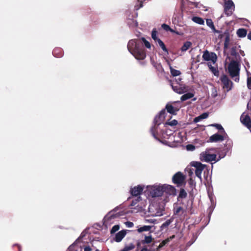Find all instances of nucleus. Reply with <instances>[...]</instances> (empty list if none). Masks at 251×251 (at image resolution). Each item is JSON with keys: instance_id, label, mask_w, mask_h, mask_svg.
<instances>
[{"instance_id": "33", "label": "nucleus", "mask_w": 251, "mask_h": 251, "mask_svg": "<svg viewBox=\"0 0 251 251\" xmlns=\"http://www.w3.org/2000/svg\"><path fill=\"white\" fill-rule=\"evenodd\" d=\"M153 240V239L151 235L145 236V239L141 241V243L142 244H150L152 242Z\"/></svg>"}, {"instance_id": "47", "label": "nucleus", "mask_w": 251, "mask_h": 251, "mask_svg": "<svg viewBox=\"0 0 251 251\" xmlns=\"http://www.w3.org/2000/svg\"><path fill=\"white\" fill-rule=\"evenodd\" d=\"M177 123L178 122L176 120H173L170 122H167L166 124L171 126H176L177 124Z\"/></svg>"}, {"instance_id": "45", "label": "nucleus", "mask_w": 251, "mask_h": 251, "mask_svg": "<svg viewBox=\"0 0 251 251\" xmlns=\"http://www.w3.org/2000/svg\"><path fill=\"white\" fill-rule=\"evenodd\" d=\"M171 133L170 134H168V130H166L165 131H163L162 132V137L164 138H169L168 136L171 135L173 134L172 131L170 130Z\"/></svg>"}, {"instance_id": "12", "label": "nucleus", "mask_w": 251, "mask_h": 251, "mask_svg": "<svg viewBox=\"0 0 251 251\" xmlns=\"http://www.w3.org/2000/svg\"><path fill=\"white\" fill-rule=\"evenodd\" d=\"M132 54L138 60H143L146 57V53L144 49L143 48H140V47L136 49L135 51H133Z\"/></svg>"}, {"instance_id": "59", "label": "nucleus", "mask_w": 251, "mask_h": 251, "mask_svg": "<svg viewBox=\"0 0 251 251\" xmlns=\"http://www.w3.org/2000/svg\"><path fill=\"white\" fill-rule=\"evenodd\" d=\"M212 96L213 97H216L217 96V91L215 90V92L212 93Z\"/></svg>"}, {"instance_id": "60", "label": "nucleus", "mask_w": 251, "mask_h": 251, "mask_svg": "<svg viewBox=\"0 0 251 251\" xmlns=\"http://www.w3.org/2000/svg\"><path fill=\"white\" fill-rule=\"evenodd\" d=\"M140 251H150L147 248L144 247L142 248V249Z\"/></svg>"}, {"instance_id": "11", "label": "nucleus", "mask_w": 251, "mask_h": 251, "mask_svg": "<svg viewBox=\"0 0 251 251\" xmlns=\"http://www.w3.org/2000/svg\"><path fill=\"white\" fill-rule=\"evenodd\" d=\"M220 80L223 84V88H226L227 91H229L232 88V82L228 78L226 75L221 76Z\"/></svg>"}, {"instance_id": "24", "label": "nucleus", "mask_w": 251, "mask_h": 251, "mask_svg": "<svg viewBox=\"0 0 251 251\" xmlns=\"http://www.w3.org/2000/svg\"><path fill=\"white\" fill-rule=\"evenodd\" d=\"M165 108L168 113L173 115H176V112L178 110V109L175 108L173 105L169 104L166 105Z\"/></svg>"}, {"instance_id": "10", "label": "nucleus", "mask_w": 251, "mask_h": 251, "mask_svg": "<svg viewBox=\"0 0 251 251\" xmlns=\"http://www.w3.org/2000/svg\"><path fill=\"white\" fill-rule=\"evenodd\" d=\"M240 121L248 129H251V119L248 114L245 112L242 113L240 117Z\"/></svg>"}, {"instance_id": "63", "label": "nucleus", "mask_w": 251, "mask_h": 251, "mask_svg": "<svg viewBox=\"0 0 251 251\" xmlns=\"http://www.w3.org/2000/svg\"><path fill=\"white\" fill-rule=\"evenodd\" d=\"M213 150H214V149H213V148L207 149V151H213Z\"/></svg>"}, {"instance_id": "50", "label": "nucleus", "mask_w": 251, "mask_h": 251, "mask_svg": "<svg viewBox=\"0 0 251 251\" xmlns=\"http://www.w3.org/2000/svg\"><path fill=\"white\" fill-rule=\"evenodd\" d=\"M188 184L189 185H190V186L193 189V188L195 186V184L194 183V180H193L192 178H190L189 180H188Z\"/></svg>"}, {"instance_id": "55", "label": "nucleus", "mask_w": 251, "mask_h": 251, "mask_svg": "<svg viewBox=\"0 0 251 251\" xmlns=\"http://www.w3.org/2000/svg\"><path fill=\"white\" fill-rule=\"evenodd\" d=\"M120 216V214L118 213H117L116 214H112L110 216V219H114L115 218H117Z\"/></svg>"}, {"instance_id": "20", "label": "nucleus", "mask_w": 251, "mask_h": 251, "mask_svg": "<svg viewBox=\"0 0 251 251\" xmlns=\"http://www.w3.org/2000/svg\"><path fill=\"white\" fill-rule=\"evenodd\" d=\"M151 62L152 65L155 68L157 71L162 72L164 69L161 63L155 62L152 58L151 59Z\"/></svg>"}, {"instance_id": "21", "label": "nucleus", "mask_w": 251, "mask_h": 251, "mask_svg": "<svg viewBox=\"0 0 251 251\" xmlns=\"http://www.w3.org/2000/svg\"><path fill=\"white\" fill-rule=\"evenodd\" d=\"M186 212V210H185L181 206H176L174 207V214L175 215H179L181 216L184 214Z\"/></svg>"}, {"instance_id": "40", "label": "nucleus", "mask_w": 251, "mask_h": 251, "mask_svg": "<svg viewBox=\"0 0 251 251\" xmlns=\"http://www.w3.org/2000/svg\"><path fill=\"white\" fill-rule=\"evenodd\" d=\"M135 248V246L133 244H130L128 246H126L125 248L121 251H130L133 250Z\"/></svg>"}, {"instance_id": "26", "label": "nucleus", "mask_w": 251, "mask_h": 251, "mask_svg": "<svg viewBox=\"0 0 251 251\" xmlns=\"http://www.w3.org/2000/svg\"><path fill=\"white\" fill-rule=\"evenodd\" d=\"M52 54L55 57L59 58L63 56V52L61 49L56 48L53 50Z\"/></svg>"}, {"instance_id": "19", "label": "nucleus", "mask_w": 251, "mask_h": 251, "mask_svg": "<svg viewBox=\"0 0 251 251\" xmlns=\"http://www.w3.org/2000/svg\"><path fill=\"white\" fill-rule=\"evenodd\" d=\"M126 233V230H122L118 232L115 235L114 240L117 242H121L125 237Z\"/></svg>"}, {"instance_id": "56", "label": "nucleus", "mask_w": 251, "mask_h": 251, "mask_svg": "<svg viewBox=\"0 0 251 251\" xmlns=\"http://www.w3.org/2000/svg\"><path fill=\"white\" fill-rule=\"evenodd\" d=\"M201 120V118H200V116H199L198 117H196L194 119V122H195V123H197V122H199Z\"/></svg>"}, {"instance_id": "38", "label": "nucleus", "mask_w": 251, "mask_h": 251, "mask_svg": "<svg viewBox=\"0 0 251 251\" xmlns=\"http://www.w3.org/2000/svg\"><path fill=\"white\" fill-rule=\"evenodd\" d=\"M151 228V226H144L137 229L138 232L141 233L143 231H150Z\"/></svg>"}, {"instance_id": "64", "label": "nucleus", "mask_w": 251, "mask_h": 251, "mask_svg": "<svg viewBox=\"0 0 251 251\" xmlns=\"http://www.w3.org/2000/svg\"><path fill=\"white\" fill-rule=\"evenodd\" d=\"M71 247L70 246V247L68 249L67 251H70V250H71Z\"/></svg>"}, {"instance_id": "34", "label": "nucleus", "mask_w": 251, "mask_h": 251, "mask_svg": "<svg viewBox=\"0 0 251 251\" xmlns=\"http://www.w3.org/2000/svg\"><path fill=\"white\" fill-rule=\"evenodd\" d=\"M192 46V43L190 41L185 42L181 48L182 51H186Z\"/></svg>"}, {"instance_id": "62", "label": "nucleus", "mask_w": 251, "mask_h": 251, "mask_svg": "<svg viewBox=\"0 0 251 251\" xmlns=\"http://www.w3.org/2000/svg\"><path fill=\"white\" fill-rule=\"evenodd\" d=\"M141 244H142L141 242H140L139 241H138L137 243V244H136L137 247H139L141 246Z\"/></svg>"}, {"instance_id": "49", "label": "nucleus", "mask_w": 251, "mask_h": 251, "mask_svg": "<svg viewBox=\"0 0 251 251\" xmlns=\"http://www.w3.org/2000/svg\"><path fill=\"white\" fill-rule=\"evenodd\" d=\"M186 149L188 151H194L195 149V147L191 144H188L186 146Z\"/></svg>"}, {"instance_id": "28", "label": "nucleus", "mask_w": 251, "mask_h": 251, "mask_svg": "<svg viewBox=\"0 0 251 251\" xmlns=\"http://www.w3.org/2000/svg\"><path fill=\"white\" fill-rule=\"evenodd\" d=\"M207 66L209 67L210 71L214 75H215V76L219 75V72L216 67H214L212 66L211 64L209 62L207 63Z\"/></svg>"}, {"instance_id": "18", "label": "nucleus", "mask_w": 251, "mask_h": 251, "mask_svg": "<svg viewBox=\"0 0 251 251\" xmlns=\"http://www.w3.org/2000/svg\"><path fill=\"white\" fill-rule=\"evenodd\" d=\"M230 34L229 31L228 29H226L225 31V41H224V50H226L229 45L230 42Z\"/></svg>"}, {"instance_id": "54", "label": "nucleus", "mask_w": 251, "mask_h": 251, "mask_svg": "<svg viewBox=\"0 0 251 251\" xmlns=\"http://www.w3.org/2000/svg\"><path fill=\"white\" fill-rule=\"evenodd\" d=\"M125 225L127 227H132L134 226V224L132 222L129 221L126 222Z\"/></svg>"}, {"instance_id": "16", "label": "nucleus", "mask_w": 251, "mask_h": 251, "mask_svg": "<svg viewBox=\"0 0 251 251\" xmlns=\"http://www.w3.org/2000/svg\"><path fill=\"white\" fill-rule=\"evenodd\" d=\"M165 114L166 111L165 109L162 110L160 112L159 115L156 116L154 119V122L155 125H156L158 126L161 124V122L163 121L165 118Z\"/></svg>"}, {"instance_id": "17", "label": "nucleus", "mask_w": 251, "mask_h": 251, "mask_svg": "<svg viewBox=\"0 0 251 251\" xmlns=\"http://www.w3.org/2000/svg\"><path fill=\"white\" fill-rule=\"evenodd\" d=\"M172 88L175 92L180 94L185 93L187 90L185 86H182L179 84L176 85H172Z\"/></svg>"}, {"instance_id": "4", "label": "nucleus", "mask_w": 251, "mask_h": 251, "mask_svg": "<svg viewBox=\"0 0 251 251\" xmlns=\"http://www.w3.org/2000/svg\"><path fill=\"white\" fill-rule=\"evenodd\" d=\"M224 12L227 16H231L235 9V5L232 0H224Z\"/></svg>"}, {"instance_id": "9", "label": "nucleus", "mask_w": 251, "mask_h": 251, "mask_svg": "<svg viewBox=\"0 0 251 251\" xmlns=\"http://www.w3.org/2000/svg\"><path fill=\"white\" fill-rule=\"evenodd\" d=\"M192 166L196 168L195 174L200 179H201V174L202 171L205 167V165L201 164L199 162H193L191 163Z\"/></svg>"}, {"instance_id": "22", "label": "nucleus", "mask_w": 251, "mask_h": 251, "mask_svg": "<svg viewBox=\"0 0 251 251\" xmlns=\"http://www.w3.org/2000/svg\"><path fill=\"white\" fill-rule=\"evenodd\" d=\"M175 238V235H173L172 236H170V237L167 238V239L163 240L160 243L159 245L158 246V247L157 248V250H159V249L162 248L163 247L165 246L166 244H168V243L170 242L171 240H172V239H173Z\"/></svg>"}, {"instance_id": "5", "label": "nucleus", "mask_w": 251, "mask_h": 251, "mask_svg": "<svg viewBox=\"0 0 251 251\" xmlns=\"http://www.w3.org/2000/svg\"><path fill=\"white\" fill-rule=\"evenodd\" d=\"M185 179V176L180 172H178L176 173L172 177L173 182L179 187L182 185Z\"/></svg>"}, {"instance_id": "29", "label": "nucleus", "mask_w": 251, "mask_h": 251, "mask_svg": "<svg viewBox=\"0 0 251 251\" xmlns=\"http://www.w3.org/2000/svg\"><path fill=\"white\" fill-rule=\"evenodd\" d=\"M247 33V31L244 28H239L237 31V34L239 37H245Z\"/></svg>"}, {"instance_id": "43", "label": "nucleus", "mask_w": 251, "mask_h": 251, "mask_svg": "<svg viewBox=\"0 0 251 251\" xmlns=\"http://www.w3.org/2000/svg\"><path fill=\"white\" fill-rule=\"evenodd\" d=\"M141 200V197L140 196L138 197L136 199L132 201L130 205L132 206H135L136 204Z\"/></svg>"}, {"instance_id": "15", "label": "nucleus", "mask_w": 251, "mask_h": 251, "mask_svg": "<svg viewBox=\"0 0 251 251\" xmlns=\"http://www.w3.org/2000/svg\"><path fill=\"white\" fill-rule=\"evenodd\" d=\"M144 187L141 185H138L131 188L130 192L132 196L139 197L142 193Z\"/></svg>"}, {"instance_id": "36", "label": "nucleus", "mask_w": 251, "mask_h": 251, "mask_svg": "<svg viewBox=\"0 0 251 251\" xmlns=\"http://www.w3.org/2000/svg\"><path fill=\"white\" fill-rule=\"evenodd\" d=\"M157 42L158 43L159 46L162 49V50L166 52L167 54H168V50L167 49V48L166 47V46L164 44V43H163V42L162 40H161L160 39H158Z\"/></svg>"}, {"instance_id": "2", "label": "nucleus", "mask_w": 251, "mask_h": 251, "mask_svg": "<svg viewBox=\"0 0 251 251\" xmlns=\"http://www.w3.org/2000/svg\"><path fill=\"white\" fill-rule=\"evenodd\" d=\"M226 143L224 145V148L220 153H219L220 159L224 158L226 153L230 151L233 147V142L228 137L226 138Z\"/></svg>"}, {"instance_id": "48", "label": "nucleus", "mask_w": 251, "mask_h": 251, "mask_svg": "<svg viewBox=\"0 0 251 251\" xmlns=\"http://www.w3.org/2000/svg\"><path fill=\"white\" fill-rule=\"evenodd\" d=\"M172 222V220L170 219L167 220L162 224V226L167 227L171 224Z\"/></svg>"}, {"instance_id": "35", "label": "nucleus", "mask_w": 251, "mask_h": 251, "mask_svg": "<svg viewBox=\"0 0 251 251\" xmlns=\"http://www.w3.org/2000/svg\"><path fill=\"white\" fill-rule=\"evenodd\" d=\"M170 66V69L171 71V75L174 76H176L179 75L181 74V73L179 71L173 69L172 67L171 66L170 64H169Z\"/></svg>"}, {"instance_id": "58", "label": "nucleus", "mask_w": 251, "mask_h": 251, "mask_svg": "<svg viewBox=\"0 0 251 251\" xmlns=\"http://www.w3.org/2000/svg\"><path fill=\"white\" fill-rule=\"evenodd\" d=\"M15 246L17 247L18 251H22V248H21L20 245H15Z\"/></svg>"}, {"instance_id": "25", "label": "nucleus", "mask_w": 251, "mask_h": 251, "mask_svg": "<svg viewBox=\"0 0 251 251\" xmlns=\"http://www.w3.org/2000/svg\"><path fill=\"white\" fill-rule=\"evenodd\" d=\"M128 25L131 27H136L138 26V22L136 19L133 18H128L127 20Z\"/></svg>"}, {"instance_id": "13", "label": "nucleus", "mask_w": 251, "mask_h": 251, "mask_svg": "<svg viewBox=\"0 0 251 251\" xmlns=\"http://www.w3.org/2000/svg\"><path fill=\"white\" fill-rule=\"evenodd\" d=\"M201 155V160H204L206 162L215 161L217 156L215 154H210L207 151L202 152Z\"/></svg>"}, {"instance_id": "42", "label": "nucleus", "mask_w": 251, "mask_h": 251, "mask_svg": "<svg viewBox=\"0 0 251 251\" xmlns=\"http://www.w3.org/2000/svg\"><path fill=\"white\" fill-rule=\"evenodd\" d=\"M119 229H120L119 225H115L112 227V229H111L110 233L111 234H113V233H115L116 231H117Z\"/></svg>"}, {"instance_id": "32", "label": "nucleus", "mask_w": 251, "mask_h": 251, "mask_svg": "<svg viewBox=\"0 0 251 251\" xmlns=\"http://www.w3.org/2000/svg\"><path fill=\"white\" fill-rule=\"evenodd\" d=\"M187 193L183 188H181L179 191V195L177 198L178 201L179 199H185L187 197Z\"/></svg>"}, {"instance_id": "7", "label": "nucleus", "mask_w": 251, "mask_h": 251, "mask_svg": "<svg viewBox=\"0 0 251 251\" xmlns=\"http://www.w3.org/2000/svg\"><path fill=\"white\" fill-rule=\"evenodd\" d=\"M143 43L139 40H131L127 44V49L128 51L132 54L136 49H138L141 44Z\"/></svg>"}, {"instance_id": "1", "label": "nucleus", "mask_w": 251, "mask_h": 251, "mask_svg": "<svg viewBox=\"0 0 251 251\" xmlns=\"http://www.w3.org/2000/svg\"><path fill=\"white\" fill-rule=\"evenodd\" d=\"M228 71L230 76L233 78L239 76L240 74V65L239 63L235 60H232L228 66ZM238 81L239 78H236L235 81Z\"/></svg>"}, {"instance_id": "61", "label": "nucleus", "mask_w": 251, "mask_h": 251, "mask_svg": "<svg viewBox=\"0 0 251 251\" xmlns=\"http://www.w3.org/2000/svg\"><path fill=\"white\" fill-rule=\"evenodd\" d=\"M248 38L251 40V32H250L248 34Z\"/></svg>"}, {"instance_id": "41", "label": "nucleus", "mask_w": 251, "mask_h": 251, "mask_svg": "<svg viewBox=\"0 0 251 251\" xmlns=\"http://www.w3.org/2000/svg\"><path fill=\"white\" fill-rule=\"evenodd\" d=\"M151 37L155 42H157V40L159 39L157 37V31L155 29H153L151 32Z\"/></svg>"}, {"instance_id": "31", "label": "nucleus", "mask_w": 251, "mask_h": 251, "mask_svg": "<svg viewBox=\"0 0 251 251\" xmlns=\"http://www.w3.org/2000/svg\"><path fill=\"white\" fill-rule=\"evenodd\" d=\"M194 96V94H193L192 93H187L182 95L180 98V100L181 101H183L189 99L193 98Z\"/></svg>"}, {"instance_id": "3", "label": "nucleus", "mask_w": 251, "mask_h": 251, "mask_svg": "<svg viewBox=\"0 0 251 251\" xmlns=\"http://www.w3.org/2000/svg\"><path fill=\"white\" fill-rule=\"evenodd\" d=\"M163 193V185H154L150 189V195L153 198L160 197Z\"/></svg>"}, {"instance_id": "39", "label": "nucleus", "mask_w": 251, "mask_h": 251, "mask_svg": "<svg viewBox=\"0 0 251 251\" xmlns=\"http://www.w3.org/2000/svg\"><path fill=\"white\" fill-rule=\"evenodd\" d=\"M157 126H156L155 125L154 126H153L151 128V132L152 134V135L155 138L157 139Z\"/></svg>"}, {"instance_id": "51", "label": "nucleus", "mask_w": 251, "mask_h": 251, "mask_svg": "<svg viewBox=\"0 0 251 251\" xmlns=\"http://www.w3.org/2000/svg\"><path fill=\"white\" fill-rule=\"evenodd\" d=\"M247 84L248 89L251 90V76L248 77Z\"/></svg>"}, {"instance_id": "6", "label": "nucleus", "mask_w": 251, "mask_h": 251, "mask_svg": "<svg viewBox=\"0 0 251 251\" xmlns=\"http://www.w3.org/2000/svg\"><path fill=\"white\" fill-rule=\"evenodd\" d=\"M227 137L228 135L226 133L225 134L223 133H217L211 135L209 137L208 142L211 143L222 142L225 139H226V138Z\"/></svg>"}, {"instance_id": "8", "label": "nucleus", "mask_w": 251, "mask_h": 251, "mask_svg": "<svg viewBox=\"0 0 251 251\" xmlns=\"http://www.w3.org/2000/svg\"><path fill=\"white\" fill-rule=\"evenodd\" d=\"M202 58L205 61H211L213 64H215L217 60V56L216 54L213 52L210 53L207 50L203 52Z\"/></svg>"}, {"instance_id": "27", "label": "nucleus", "mask_w": 251, "mask_h": 251, "mask_svg": "<svg viewBox=\"0 0 251 251\" xmlns=\"http://www.w3.org/2000/svg\"><path fill=\"white\" fill-rule=\"evenodd\" d=\"M161 27L166 31H170L172 33H175L177 35H180V34L178 32L175 31L174 29L171 28L169 25H168L167 24H162L161 25Z\"/></svg>"}, {"instance_id": "53", "label": "nucleus", "mask_w": 251, "mask_h": 251, "mask_svg": "<svg viewBox=\"0 0 251 251\" xmlns=\"http://www.w3.org/2000/svg\"><path fill=\"white\" fill-rule=\"evenodd\" d=\"M199 116H200V118H201V120L202 119H206L208 116V113L205 112V113H203L201 114Z\"/></svg>"}, {"instance_id": "23", "label": "nucleus", "mask_w": 251, "mask_h": 251, "mask_svg": "<svg viewBox=\"0 0 251 251\" xmlns=\"http://www.w3.org/2000/svg\"><path fill=\"white\" fill-rule=\"evenodd\" d=\"M206 25L208 26H209L213 31V32L215 33H219V30H217L215 26L214 25L213 22L211 19H207L206 20Z\"/></svg>"}, {"instance_id": "14", "label": "nucleus", "mask_w": 251, "mask_h": 251, "mask_svg": "<svg viewBox=\"0 0 251 251\" xmlns=\"http://www.w3.org/2000/svg\"><path fill=\"white\" fill-rule=\"evenodd\" d=\"M163 192L170 195L175 196L176 195V189L175 187L172 185L168 184L163 185Z\"/></svg>"}, {"instance_id": "52", "label": "nucleus", "mask_w": 251, "mask_h": 251, "mask_svg": "<svg viewBox=\"0 0 251 251\" xmlns=\"http://www.w3.org/2000/svg\"><path fill=\"white\" fill-rule=\"evenodd\" d=\"M220 31L218 36V39L221 40L223 37H225V32H223L221 30H219Z\"/></svg>"}, {"instance_id": "44", "label": "nucleus", "mask_w": 251, "mask_h": 251, "mask_svg": "<svg viewBox=\"0 0 251 251\" xmlns=\"http://www.w3.org/2000/svg\"><path fill=\"white\" fill-rule=\"evenodd\" d=\"M141 40L142 41V42L144 43L145 47L147 48H148V49H150L151 48V44L149 42H148V41H147L146 40V39L144 37H142L141 38Z\"/></svg>"}, {"instance_id": "30", "label": "nucleus", "mask_w": 251, "mask_h": 251, "mask_svg": "<svg viewBox=\"0 0 251 251\" xmlns=\"http://www.w3.org/2000/svg\"><path fill=\"white\" fill-rule=\"evenodd\" d=\"M211 126L216 127L219 130V133H223L226 134V132L224 128L221 125L218 124H212Z\"/></svg>"}, {"instance_id": "57", "label": "nucleus", "mask_w": 251, "mask_h": 251, "mask_svg": "<svg viewBox=\"0 0 251 251\" xmlns=\"http://www.w3.org/2000/svg\"><path fill=\"white\" fill-rule=\"evenodd\" d=\"M84 251H91L92 249L89 246H86L84 249Z\"/></svg>"}, {"instance_id": "46", "label": "nucleus", "mask_w": 251, "mask_h": 251, "mask_svg": "<svg viewBox=\"0 0 251 251\" xmlns=\"http://www.w3.org/2000/svg\"><path fill=\"white\" fill-rule=\"evenodd\" d=\"M238 53L236 51V47H233L231 49L230 54L233 56H236Z\"/></svg>"}, {"instance_id": "37", "label": "nucleus", "mask_w": 251, "mask_h": 251, "mask_svg": "<svg viewBox=\"0 0 251 251\" xmlns=\"http://www.w3.org/2000/svg\"><path fill=\"white\" fill-rule=\"evenodd\" d=\"M192 20L195 23H197L199 25H203L204 23L203 19L199 17H193L192 18Z\"/></svg>"}]
</instances>
